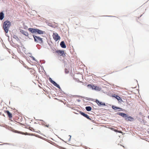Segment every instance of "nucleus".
I'll return each mask as SVG.
<instances>
[{"instance_id":"e433bc0d","label":"nucleus","mask_w":149,"mask_h":149,"mask_svg":"<svg viewBox=\"0 0 149 149\" xmlns=\"http://www.w3.org/2000/svg\"><path fill=\"white\" fill-rule=\"evenodd\" d=\"M112 17H114V16H112Z\"/></svg>"},{"instance_id":"c756f323","label":"nucleus","mask_w":149,"mask_h":149,"mask_svg":"<svg viewBox=\"0 0 149 149\" xmlns=\"http://www.w3.org/2000/svg\"><path fill=\"white\" fill-rule=\"evenodd\" d=\"M119 110H120H120L123 111V109H122L120 107H119Z\"/></svg>"},{"instance_id":"f704fd0d","label":"nucleus","mask_w":149,"mask_h":149,"mask_svg":"<svg viewBox=\"0 0 149 149\" xmlns=\"http://www.w3.org/2000/svg\"><path fill=\"white\" fill-rule=\"evenodd\" d=\"M123 146V147L125 148L124 146Z\"/></svg>"},{"instance_id":"4468645a","label":"nucleus","mask_w":149,"mask_h":149,"mask_svg":"<svg viewBox=\"0 0 149 149\" xmlns=\"http://www.w3.org/2000/svg\"><path fill=\"white\" fill-rule=\"evenodd\" d=\"M5 113L7 114L10 118H12V114L8 111H5Z\"/></svg>"},{"instance_id":"b1692460","label":"nucleus","mask_w":149,"mask_h":149,"mask_svg":"<svg viewBox=\"0 0 149 149\" xmlns=\"http://www.w3.org/2000/svg\"><path fill=\"white\" fill-rule=\"evenodd\" d=\"M15 132H16V133H20V134H23V133H22V132H19L18 131H15Z\"/></svg>"},{"instance_id":"f8f14e48","label":"nucleus","mask_w":149,"mask_h":149,"mask_svg":"<svg viewBox=\"0 0 149 149\" xmlns=\"http://www.w3.org/2000/svg\"><path fill=\"white\" fill-rule=\"evenodd\" d=\"M20 32L23 35H24L25 36H28L29 35L28 33L27 32L25 31L24 30H23L22 29H21L20 30Z\"/></svg>"},{"instance_id":"ddd939ff","label":"nucleus","mask_w":149,"mask_h":149,"mask_svg":"<svg viewBox=\"0 0 149 149\" xmlns=\"http://www.w3.org/2000/svg\"><path fill=\"white\" fill-rule=\"evenodd\" d=\"M95 102L99 105L100 106L101 105H105V104L104 103H102L101 102H100L98 100H96L95 101Z\"/></svg>"},{"instance_id":"bb28decb","label":"nucleus","mask_w":149,"mask_h":149,"mask_svg":"<svg viewBox=\"0 0 149 149\" xmlns=\"http://www.w3.org/2000/svg\"><path fill=\"white\" fill-rule=\"evenodd\" d=\"M87 86L88 87H90L91 88V87H92V85H91V84H88L87 85Z\"/></svg>"},{"instance_id":"dca6fc26","label":"nucleus","mask_w":149,"mask_h":149,"mask_svg":"<svg viewBox=\"0 0 149 149\" xmlns=\"http://www.w3.org/2000/svg\"><path fill=\"white\" fill-rule=\"evenodd\" d=\"M36 31V33H37L38 34H43L45 32L44 31H43L37 29Z\"/></svg>"},{"instance_id":"0eeeda50","label":"nucleus","mask_w":149,"mask_h":149,"mask_svg":"<svg viewBox=\"0 0 149 149\" xmlns=\"http://www.w3.org/2000/svg\"><path fill=\"white\" fill-rule=\"evenodd\" d=\"M49 79L50 82L52 83L54 86H56L57 87L59 88H60L58 84L55 82L53 81L51 78H49Z\"/></svg>"},{"instance_id":"7ed1b4c3","label":"nucleus","mask_w":149,"mask_h":149,"mask_svg":"<svg viewBox=\"0 0 149 149\" xmlns=\"http://www.w3.org/2000/svg\"><path fill=\"white\" fill-rule=\"evenodd\" d=\"M116 99H117L118 102L123 101L122 99L118 95L112 93V102H114Z\"/></svg>"},{"instance_id":"6ab92c4d","label":"nucleus","mask_w":149,"mask_h":149,"mask_svg":"<svg viewBox=\"0 0 149 149\" xmlns=\"http://www.w3.org/2000/svg\"><path fill=\"white\" fill-rule=\"evenodd\" d=\"M86 110L88 111H90L91 110L92 108L91 107L88 106L86 107Z\"/></svg>"},{"instance_id":"5701e85b","label":"nucleus","mask_w":149,"mask_h":149,"mask_svg":"<svg viewBox=\"0 0 149 149\" xmlns=\"http://www.w3.org/2000/svg\"><path fill=\"white\" fill-rule=\"evenodd\" d=\"M11 86L12 87H16L15 86V84H12V83H11ZM16 87H17V86H16Z\"/></svg>"},{"instance_id":"2eb2a0df","label":"nucleus","mask_w":149,"mask_h":149,"mask_svg":"<svg viewBox=\"0 0 149 149\" xmlns=\"http://www.w3.org/2000/svg\"><path fill=\"white\" fill-rule=\"evenodd\" d=\"M119 107L115 106L114 105H112V109L114 110L115 111H120V110H119Z\"/></svg>"},{"instance_id":"4be33fe9","label":"nucleus","mask_w":149,"mask_h":149,"mask_svg":"<svg viewBox=\"0 0 149 149\" xmlns=\"http://www.w3.org/2000/svg\"><path fill=\"white\" fill-rule=\"evenodd\" d=\"M94 90H97V91H100V88H99L98 86H95V88H94Z\"/></svg>"},{"instance_id":"412c9836","label":"nucleus","mask_w":149,"mask_h":149,"mask_svg":"<svg viewBox=\"0 0 149 149\" xmlns=\"http://www.w3.org/2000/svg\"><path fill=\"white\" fill-rule=\"evenodd\" d=\"M35 70H32L30 71V72L32 74L34 75V76L35 75Z\"/></svg>"},{"instance_id":"a211bd4d","label":"nucleus","mask_w":149,"mask_h":149,"mask_svg":"<svg viewBox=\"0 0 149 149\" xmlns=\"http://www.w3.org/2000/svg\"><path fill=\"white\" fill-rule=\"evenodd\" d=\"M4 17V15L3 12H1L0 13V19L1 20H2Z\"/></svg>"},{"instance_id":"c85d7f7f","label":"nucleus","mask_w":149,"mask_h":149,"mask_svg":"<svg viewBox=\"0 0 149 149\" xmlns=\"http://www.w3.org/2000/svg\"><path fill=\"white\" fill-rule=\"evenodd\" d=\"M139 115H142V113L141 112H139Z\"/></svg>"},{"instance_id":"7c9ffc66","label":"nucleus","mask_w":149,"mask_h":149,"mask_svg":"<svg viewBox=\"0 0 149 149\" xmlns=\"http://www.w3.org/2000/svg\"><path fill=\"white\" fill-rule=\"evenodd\" d=\"M148 130H149V129H148ZM147 132H148V133L149 134V131H147Z\"/></svg>"},{"instance_id":"20e7f679","label":"nucleus","mask_w":149,"mask_h":149,"mask_svg":"<svg viewBox=\"0 0 149 149\" xmlns=\"http://www.w3.org/2000/svg\"><path fill=\"white\" fill-rule=\"evenodd\" d=\"M33 37L35 42L39 43H43V42L42 39L40 37L33 35Z\"/></svg>"},{"instance_id":"f257e3e1","label":"nucleus","mask_w":149,"mask_h":149,"mask_svg":"<svg viewBox=\"0 0 149 149\" xmlns=\"http://www.w3.org/2000/svg\"><path fill=\"white\" fill-rule=\"evenodd\" d=\"M116 114L119 115L124 118L126 120H127L130 121H133L134 119L132 117L129 116L126 113H124L118 112H117Z\"/></svg>"},{"instance_id":"f03ea898","label":"nucleus","mask_w":149,"mask_h":149,"mask_svg":"<svg viewBox=\"0 0 149 149\" xmlns=\"http://www.w3.org/2000/svg\"><path fill=\"white\" fill-rule=\"evenodd\" d=\"M11 25V23L10 22L8 21H6L3 23V27L4 31L6 33L8 31Z\"/></svg>"},{"instance_id":"423d86ee","label":"nucleus","mask_w":149,"mask_h":149,"mask_svg":"<svg viewBox=\"0 0 149 149\" xmlns=\"http://www.w3.org/2000/svg\"><path fill=\"white\" fill-rule=\"evenodd\" d=\"M56 52L58 54L61 56L65 57L66 55L63 51L61 50H57L56 51Z\"/></svg>"},{"instance_id":"cd10ccee","label":"nucleus","mask_w":149,"mask_h":149,"mask_svg":"<svg viewBox=\"0 0 149 149\" xmlns=\"http://www.w3.org/2000/svg\"><path fill=\"white\" fill-rule=\"evenodd\" d=\"M45 126L47 127H49V124H48V125H45Z\"/></svg>"},{"instance_id":"9d476101","label":"nucleus","mask_w":149,"mask_h":149,"mask_svg":"<svg viewBox=\"0 0 149 149\" xmlns=\"http://www.w3.org/2000/svg\"><path fill=\"white\" fill-rule=\"evenodd\" d=\"M28 30L30 32L33 33H36L37 29L30 28L28 29Z\"/></svg>"},{"instance_id":"a878e982","label":"nucleus","mask_w":149,"mask_h":149,"mask_svg":"<svg viewBox=\"0 0 149 149\" xmlns=\"http://www.w3.org/2000/svg\"><path fill=\"white\" fill-rule=\"evenodd\" d=\"M95 86L93 85V86H92V87H91V88H92V89L94 90V88H95Z\"/></svg>"},{"instance_id":"393cba45","label":"nucleus","mask_w":149,"mask_h":149,"mask_svg":"<svg viewBox=\"0 0 149 149\" xmlns=\"http://www.w3.org/2000/svg\"><path fill=\"white\" fill-rule=\"evenodd\" d=\"M13 38L16 39L17 38H18L17 37V36L16 35H14L13 36Z\"/></svg>"},{"instance_id":"2f4dec72","label":"nucleus","mask_w":149,"mask_h":149,"mask_svg":"<svg viewBox=\"0 0 149 149\" xmlns=\"http://www.w3.org/2000/svg\"><path fill=\"white\" fill-rule=\"evenodd\" d=\"M148 119H149V115L148 116Z\"/></svg>"},{"instance_id":"c9c22d12","label":"nucleus","mask_w":149,"mask_h":149,"mask_svg":"<svg viewBox=\"0 0 149 149\" xmlns=\"http://www.w3.org/2000/svg\"><path fill=\"white\" fill-rule=\"evenodd\" d=\"M132 104V103H131L130 104Z\"/></svg>"},{"instance_id":"f3484780","label":"nucleus","mask_w":149,"mask_h":149,"mask_svg":"<svg viewBox=\"0 0 149 149\" xmlns=\"http://www.w3.org/2000/svg\"><path fill=\"white\" fill-rule=\"evenodd\" d=\"M60 45L62 48H65L66 47V46L64 41H62L61 42Z\"/></svg>"},{"instance_id":"72a5a7b5","label":"nucleus","mask_w":149,"mask_h":149,"mask_svg":"<svg viewBox=\"0 0 149 149\" xmlns=\"http://www.w3.org/2000/svg\"><path fill=\"white\" fill-rule=\"evenodd\" d=\"M123 146V147L125 148L124 146Z\"/></svg>"},{"instance_id":"39448f33","label":"nucleus","mask_w":149,"mask_h":149,"mask_svg":"<svg viewBox=\"0 0 149 149\" xmlns=\"http://www.w3.org/2000/svg\"><path fill=\"white\" fill-rule=\"evenodd\" d=\"M52 36L54 39L56 41H57L60 39V37L57 33H53Z\"/></svg>"},{"instance_id":"1a4fd4ad","label":"nucleus","mask_w":149,"mask_h":149,"mask_svg":"<svg viewBox=\"0 0 149 149\" xmlns=\"http://www.w3.org/2000/svg\"><path fill=\"white\" fill-rule=\"evenodd\" d=\"M49 79L50 82L52 83L54 86H56L57 87L59 88H60L58 84L55 82L53 81L51 78H49Z\"/></svg>"},{"instance_id":"6e6552de","label":"nucleus","mask_w":149,"mask_h":149,"mask_svg":"<svg viewBox=\"0 0 149 149\" xmlns=\"http://www.w3.org/2000/svg\"><path fill=\"white\" fill-rule=\"evenodd\" d=\"M49 79L50 82L52 83L54 86H56L57 87L59 88H60L58 84L55 82L53 81L51 78H49Z\"/></svg>"},{"instance_id":"473e14b6","label":"nucleus","mask_w":149,"mask_h":149,"mask_svg":"<svg viewBox=\"0 0 149 149\" xmlns=\"http://www.w3.org/2000/svg\"><path fill=\"white\" fill-rule=\"evenodd\" d=\"M142 15H141L140 17H141Z\"/></svg>"},{"instance_id":"aec40b11","label":"nucleus","mask_w":149,"mask_h":149,"mask_svg":"<svg viewBox=\"0 0 149 149\" xmlns=\"http://www.w3.org/2000/svg\"><path fill=\"white\" fill-rule=\"evenodd\" d=\"M112 131H114L115 132H118L119 133H122V132L121 131H118L116 130L115 129L112 128Z\"/></svg>"},{"instance_id":"9b49d317","label":"nucleus","mask_w":149,"mask_h":149,"mask_svg":"<svg viewBox=\"0 0 149 149\" xmlns=\"http://www.w3.org/2000/svg\"><path fill=\"white\" fill-rule=\"evenodd\" d=\"M80 113L81 115L83 116H84L86 118H87L91 120V119L88 116L87 114L85 113H84L82 112H80Z\"/></svg>"}]
</instances>
